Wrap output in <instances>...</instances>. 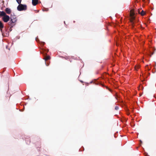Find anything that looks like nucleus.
Returning <instances> with one entry per match:
<instances>
[{"mask_svg":"<svg viewBox=\"0 0 156 156\" xmlns=\"http://www.w3.org/2000/svg\"><path fill=\"white\" fill-rule=\"evenodd\" d=\"M140 68V66L138 65L135 66L134 67L136 71H137V70Z\"/></svg>","mask_w":156,"mask_h":156,"instance_id":"obj_8","label":"nucleus"},{"mask_svg":"<svg viewBox=\"0 0 156 156\" xmlns=\"http://www.w3.org/2000/svg\"><path fill=\"white\" fill-rule=\"evenodd\" d=\"M50 59V57L49 56H47L45 58V60H48Z\"/></svg>","mask_w":156,"mask_h":156,"instance_id":"obj_11","label":"nucleus"},{"mask_svg":"<svg viewBox=\"0 0 156 156\" xmlns=\"http://www.w3.org/2000/svg\"><path fill=\"white\" fill-rule=\"evenodd\" d=\"M4 27L3 23L0 20V29L2 30Z\"/></svg>","mask_w":156,"mask_h":156,"instance_id":"obj_7","label":"nucleus"},{"mask_svg":"<svg viewBox=\"0 0 156 156\" xmlns=\"http://www.w3.org/2000/svg\"><path fill=\"white\" fill-rule=\"evenodd\" d=\"M130 22L133 26H134V24L136 22V21L135 19V17L134 16V13L133 10H130Z\"/></svg>","mask_w":156,"mask_h":156,"instance_id":"obj_2","label":"nucleus"},{"mask_svg":"<svg viewBox=\"0 0 156 156\" xmlns=\"http://www.w3.org/2000/svg\"><path fill=\"white\" fill-rule=\"evenodd\" d=\"M16 2L19 4H20L21 3V0H16Z\"/></svg>","mask_w":156,"mask_h":156,"instance_id":"obj_12","label":"nucleus"},{"mask_svg":"<svg viewBox=\"0 0 156 156\" xmlns=\"http://www.w3.org/2000/svg\"><path fill=\"white\" fill-rule=\"evenodd\" d=\"M17 21V19H11L9 23V24L12 27L13 25H14L13 24L15 23H16Z\"/></svg>","mask_w":156,"mask_h":156,"instance_id":"obj_4","label":"nucleus"},{"mask_svg":"<svg viewBox=\"0 0 156 156\" xmlns=\"http://www.w3.org/2000/svg\"><path fill=\"white\" fill-rule=\"evenodd\" d=\"M43 45H44L45 43L44 42H43Z\"/></svg>","mask_w":156,"mask_h":156,"instance_id":"obj_15","label":"nucleus"},{"mask_svg":"<svg viewBox=\"0 0 156 156\" xmlns=\"http://www.w3.org/2000/svg\"><path fill=\"white\" fill-rule=\"evenodd\" d=\"M115 109L116 110H118L119 109V107L118 106H116Z\"/></svg>","mask_w":156,"mask_h":156,"instance_id":"obj_13","label":"nucleus"},{"mask_svg":"<svg viewBox=\"0 0 156 156\" xmlns=\"http://www.w3.org/2000/svg\"><path fill=\"white\" fill-rule=\"evenodd\" d=\"M5 11L8 14H10L11 12L10 9L8 8H6Z\"/></svg>","mask_w":156,"mask_h":156,"instance_id":"obj_6","label":"nucleus"},{"mask_svg":"<svg viewBox=\"0 0 156 156\" xmlns=\"http://www.w3.org/2000/svg\"><path fill=\"white\" fill-rule=\"evenodd\" d=\"M148 67V65H147V66H146V67Z\"/></svg>","mask_w":156,"mask_h":156,"instance_id":"obj_16","label":"nucleus"},{"mask_svg":"<svg viewBox=\"0 0 156 156\" xmlns=\"http://www.w3.org/2000/svg\"><path fill=\"white\" fill-rule=\"evenodd\" d=\"M30 143V140L29 141V143H27L28 144Z\"/></svg>","mask_w":156,"mask_h":156,"instance_id":"obj_14","label":"nucleus"},{"mask_svg":"<svg viewBox=\"0 0 156 156\" xmlns=\"http://www.w3.org/2000/svg\"><path fill=\"white\" fill-rule=\"evenodd\" d=\"M10 19V20L11 19H16L15 16H11Z\"/></svg>","mask_w":156,"mask_h":156,"instance_id":"obj_10","label":"nucleus"},{"mask_svg":"<svg viewBox=\"0 0 156 156\" xmlns=\"http://www.w3.org/2000/svg\"><path fill=\"white\" fill-rule=\"evenodd\" d=\"M38 0H32V3L33 5L35 6L37 5L38 3Z\"/></svg>","mask_w":156,"mask_h":156,"instance_id":"obj_5","label":"nucleus"},{"mask_svg":"<svg viewBox=\"0 0 156 156\" xmlns=\"http://www.w3.org/2000/svg\"><path fill=\"white\" fill-rule=\"evenodd\" d=\"M139 13L142 16H144L145 14V12L143 10H142L140 12H139Z\"/></svg>","mask_w":156,"mask_h":156,"instance_id":"obj_9","label":"nucleus"},{"mask_svg":"<svg viewBox=\"0 0 156 156\" xmlns=\"http://www.w3.org/2000/svg\"><path fill=\"white\" fill-rule=\"evenodd\" d=\"M1 16H3L2 20L5 23L7 22L10 20L9 16L7 15L4 11H0V17Z\"/></svg>","mask_w":156,"mask_h":156,"instance_id":"obj_1","label":"nucleus"},{"mask_svg":"<svg viewBox=\"0 0 156 156\" xmlns=\"http://www.w3.org/2000/svg\"><path fill=\"white\" fill-rule=\"evenodd\" d=\"M19 5L17 6V9L19 11H21L23 10H25L27 9V6L26 5L19 4Z\"/></svg>","mask_w":156,"mask_h":156,"instance_id":"obj_3","label":"nucleus"}]
</instances>
